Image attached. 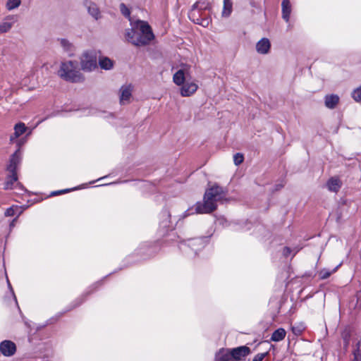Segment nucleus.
<instances>
[{
    "label": "nucleus",
    "instance_id": "30",
    "mask_svg": "<svg viewBox=\"0 0 361 361\" xmlns=\"http://www.w3.org/2000/svg\"><path fill=\"white\" fill-rule=\"evenodd\" d=\"M354 360L360 361L361 360V351L360 349H355L353 350Z\"/></svg>",
    "mask_w": 361,
    "mask_h": 361
},
{
    "label": "nucleus",
    "instance_id": "7",
    "mask_svg": "<svg viewBox=\"0 0 361 361\" xmlns=\"http://www.w3.org/2000/svg\"><path fill=\"white\" fill-rule=\"evenodd\" d=\"M133 87L131 85H123L120 89V103L128 104L132 96Z\"/></svg>",
    "mask_w": 361,
    "mask_h": 361
},
{
    "label": "nucleus",
    "instance_id": "2",
    "mask_svg": "<svg viewBox=\"0 0 361 361\" xmlns=\"http://www.w3.org/2000/svg\"><path fill=\"white\" fill-rule=\"evenodd\" d=\"M190 77V66L189 65H181L173 76V82L180 86V94L182 97H190L198 90V85L195 81L185 82L186 78Z\"/></svg>",
    "mask_w": 361,
    "mask_h": 361
},
{
    "label": "nucleus",
    "instance_id": "5",
    "mask_svg": "<svg viewBox=\"0 0 361 361\" xmlns=\"http://www.w3.org/2000/svg\"><path fill=\"white\" fill-rule=\"evenodd\" d=\"M81 68L85 71H92L97 66V54L94 51H85L80 56Z\"/></svg>",
    "mask_w": 361,
    "mask_h": 361
},
{
    "label": "nucleus",
    "instance_id": "16",
    "mask_svg": "<svg viewBox=\"0 0 361 361\" xmlns=\"http://www.w3.org/2000/svg\"><path fill=\"white\" fill-rule=\"evenodd\" d=\"M282 17L286 21H289L291 13V5L289 0H283L282 4Z\"/></svg>",
    "mask_w": 361,
    "mask_h": 361
},
{
    "label": "nucleus",
    "instance_id": "34",
    "mask_svg": "<svg viewBox=\"0 0 361 361\" xmlns=\"http://www.w3.org/2000/svg\"><path fill=\"white\" fill-rule=\"evenodd\" d=\"M197 24H201L204 27H206L209 24V21L207 20H203L202 22H199L198 20L196 22Z\"/></svg>",
    "mask_w": 361,
    "mask_h": 361
},
{
    "label": "nucleus",
    "instance_id": "15",
    "mask_svg": "<svg viewBox=\"0 0 361 361\" xmlns=\"http://www.w3.org/2000/svg\"><path fill=\"white\" fill-rule=\"evenodd\" d=\"M216 361H232L231 353L229 349H221L215 355Z\"/></svg>",
    "mask_w": 361,
    "mask_h": 361
},
{
    "label": "nucleus",
    "instance_id": "13",
    "mask_svg": "<svg viewBox=\"0 0 361 361\" xmlns=\"http://www.w3.org/2000/svg\"><path fill=\"white\" fill-rule=\"evenodd\" d=\"M342 183L338 177H332L326 183L327 188L329 191L337 192L341 188Z\"/></svg>",
    "mask_w": 361,
    "mask_h": 361
},
{
    "label": "nucleus",
    "instance_id": "28",
    "mask_svg": "<svg viewBox=\"0 0 361 361\" xmlns=\"http://www.w3.org/2000/svg\"><path fill=\"white\" fill-rule=\"evenodd\" d=\"M352 96L355 101H361V87L354 90Z\"/></svg>",
    "mask_w": 361,
    "mask_h": 361
},
{
    "label": "nucleus",
    "instance_id": "20",
    "mask_svg": "<svg viewBox=\"0 0 361 361\" xmlns=\"http://www.w3.org/2000/svg\"><path fill=\"white\" fill-rule=\"evenodd\" d=\"M233 8V3L231 0H224V8L222 11V16L225 17H228L231 12Z\"/></svg>",
    "mask_w": 361,
    "mask_h": 361
},
{
    "label": "nucleus",
    "instance_id": "35",
    "mask_svg": "<svg viewBox=\"0 0 361 361\" xmlns=\"http://www.w3.org/2000/svg\"><path fill=\"white\" fill-rule=\"evenodd\" d=\"M361 345V340H358L355 344V349H360Z\"/></svg>",
    "mask_w": 361,
    "mask_h": 361
},
{
    "label": "nucleus",
    "instance_id": "32",
    "mask_svg": "<svg viewBox=\"0 0 361 361\" xmlns=\"http://www.w3.org/2000/svg\"><path fill=\"white\" fill-rule=\"evenodd\" d=\"M319 275L322 279H324L330 276L331 272L326 270H322L320 271Z\"/></svg>",
    "mask_w": 361,
    "mask_h": 361
},
{
    "label": "nucleus",
    "instance_id": "4",
    "mask_svg": "<svg viewBox=\"0 0 361 361\" xmlns=\"http://www.w3.org/2000/svg\"><path fill=\"white\" fill-rule=\"evenodd\" d=\"M58 75L63 80L72 82L83 80V76L78 70V63L74 61L62 62L58 71Z\"/></svg>",
    "mask_w": 361,
    "mask_h": 361
},
{
    "label": "nucleus",
    "instance_id": "6",
    "mask_svg": "<svg viewBox=\"0 0 361 361\" xmlns=\"http://www.w3.org/2000/svg\"><path fill=\"white\" fill-rule=\"evenodd\" d=\"M232 361H240L250 353V349L245 346H240L231 349Z\"/></svg>",
    "mask_w": 361,
    "mask_h": 361
},
{
    "label": "nucleus",
    "instance_id": "10",
    "mask_svg": "<svg viewBox=\"0 0 361 361\" xmlns=\"http://www.w3.org/2000/svg\"><path fill=\"white\" fill-rule=\"evenodd\" d=\"M84 5L87 10L88 13L95 20L101 18V13L98 6L91 1L86 0Z\"/></svg>",
    "mask_w": 361,
    "mask_h": 361
},
{
    "label": "nucleus",
    "instance_id": "1",
    "mask_svg": "<svg viewBox=\"0 0 361 361\" xmlns=\"http://www.w3.org/2000/svg\"><path fill=\"white\" fill-rule=\"evenodd\" d=\"M126 41L137 47L148 44L154 35L149 25L143 20L131 23V28L126 30Z\"/></svg>",
    "mask_w": 361,
    "mask_h": 361
},
{
    "label": "nucleus",
    "instance_id": "9",
    "mask_svg": "<svg viewBox=\"0 0 361 361\" xmlns=\"http://www.w3.org/2000/svg\"><path fill=\"white\" fill-rule=\"evenodd\" d=\"M16 350V344L11 341H4L0 343V351L5 356L13 355Z\"/></svg>",
    "mask_w": 361,
    "mask_h": 361
},
{
    "label": "nucleus",
    "instance_id": "36",
    "mask_svg": "<svg viewBox=\"0 0 361 361\" xmlns=\"http://www.w3.org/2000/svg\"><path fill=\"white\" fill-rule=\"evenodd\" d=\"M163 216H165L166 218H169L170 214H169V212L167 211H164L163 212Z\"/></svg>",
    "mask_w": 361,
    "mask_h": 361
},
{
    "label": "nucleus",
    "instance_id": "22",
    "mask_svg": "<svg viewBox=\"0 0 361 361\" xmlns=\"http://www.w3.org/2000/svg\"><path fill=\"white\" fill-rule=\"evenodd\" d=\"M61 47L63 49L71 54L73 51V44L66 39H61L59 40Z\"/></svg>",
    "mask_w": 361,
    "mask_h": 361
},
{
    "label": "nucleus",
    "instance_id": "3",
    "mask_svg": "<svg viewBox=\"0 0 361 361\" xmlns=\"http://www.w3.org/2000/svg\"><path fill=\"white\" fill-rule=\"evenodd\" d=\"M225 197L224 192L221 187L213 186L206 190L202 202L196 204V212L200 214H209L216 209V202Z\"/></svg>",
    "mask_w": 361,
    "mask_h": 361
},
{
    "label": "nucleus",
    "instance_id": "21",
    "mask_svg": "<svg viewBox=\"0 0 361 361\" xmlns=\"http://www.w3.org/2000/svg\"><path fill=\"white\" fill-rule=\"evenodd\" d=\"M99 64L101 68L105 70H109L113 67V61L107 57L100 58L99 60Z\"/></svg>",
    "mask_w": 361,
    "mask_h": 361
},
{
    "label": "nucleus",
    "instance_id": "37",
    "mask_svg": "<svg viewBox=\"0 0 361 361\" xmlns=\"http://www.w3.org/2000/svg\"><path fill=\"white\" fill-rule=\"evenodd\" d=\"M64 192H66V190H64V191H57V192H54V195H57V194H61V193H63Z\"/></svg>",
    "mask_w": 361,
    "mask_h": 361
},
{
    "label": "nucleus",
    "instance_id": "18",
    "mask_svg": "<svg viewBox=\"0 0 361 361\" xmlns=\"http://www.w3.org/2000/svg\"><path fill=\"white\" fill-rule=\"evenodd\" d=\"M10 175L8 176L7 180L5 183L4 188L6 190L12 189L14 183L18 184L17 183L18 176L16 172H9Z\"/></svg>",
    "mask_w": 361,
    "mask_h": 361
},
{
    "label": "nucleus",
    "instance_id": "14",
    "mask_svg": "<svg viewBox=\"0 0 361 361\" xmlns=\"http://www.w3.org/2000/svg\"><path fill=\"white\" fill-rule=\"evenodd\" d=\"M339 97L336 94H328L324 97L325 106L328 109H333L338 104Z\"/></svg>",
    "mask_w": 361,
    "mask_h": 361
},
{
    "label": "nucleus",
    "instance_id": "24",
    "mask_svg": "<svg viewBox=\"0 0 361 361\" xmlns=\"http://www.w3.org/2000/svg\"><path fill=\"white\" fill-rule=\"evenodd\" d=\"M21 4V0H7L6 8L8 11H12L17 8Z\"/></svg>",
    "mask_w": 361,
    "mask_h": 361
},
{
    "label": "nucleus",
    "instance_id": "11",
    "mask_svg": "<svg viewBox=\"0 0 361 361\" xmlns=\"http://www.w3.org/2000/svg\"><path fill=\"white\" fill-rule=\"evenodd\" d=\"M271 43L267 38L261 39L256 44V49L259 54H266L269 51Z\"/></svg>",
    "mask_w": 361,
    "mask_h": 361
},
{
    "label": "nucleus",
    "instance_id": "29",
    "mask_svg": "<svg viewBox=\"0 0 361 361\" xmlns=\"http://www.w3.org/2000/svg\"><path fill=\"white\" fill-rule=\"evenodd\" d=\"M195 245H199V248H198L199 250L201 249L202 247H203L202 240V239H195V240H192L190 242L189 246L193 247Z\"/></svg>",
    "mask_w": 361,
    "mask_h": 361
},
{
    "label": "nucleus",
    "instance_id": "25",
    "mask_svg": "<svg viewBox=\"0 0 361 361\" xmlns=\"http://www.w3.org/2000/svg\"><path fill=\"white\" fill-rule=\"evenodd\" d=\"M16 214H20V208L18 206H15V207L13 206L11 207H10V208L7 209L5 212L6 216H12Z\"/></svg>",
    "mask_w": 361,
    "mask_h": 361
},
{
    "label": "nucleus",
    "instance_id": "19",
    "mask_svg": "<svg viewBox=\"0 0 361 361\" xmlns=\"http://www.w3.org/2000/svg\"><path fill=\"white\" fill-rule=\"evenodd\" d=\"M286 332L284 329L279 328L275 330L271 337V340L275 342L282 341L286 336Z\"/></svg>",
    "mask_w": 361,
    "mask_h": 361
},
{
    "label": "nucleus",
    "instance_id": "17",
    "mask_svg": "<svg viewBox=\"0 0 361 361\" xmlns=\"http://www.w3.org/2000/svg\"><path fill=\"white\" fill-rule=\"evenodd\" d=\"M26 129L27 128L23 123H17L14 126V134L13 135L11 136V141L13 142L14 139H16L17 137L23 135L25 132Z\"/></svg>",
    "mask_w": 361,
    "mask_h": 361
},
{
    "label": "nucleus",
    "instance_id": "27",
    "mask_svg": "<svg viewBox=\"0 0 361 361\" xmlns=\"http://www.w3.org/2000/svg\"><path fill=\"white\" fill-rule=\"evenodd\" d=\"M244 160V157L240 153H237L233 156V161L236 166L240 165L243 163Z\"/></svg>",
    "mask_w": 361,
    "mask_h": 361
},
{
    "label": "nucleus",
    "instance_id": "12",
    "mask_svg": "<svg viewBox=\"0 0 361 361\" xmlns=\"http://www.w3.org/2000/svg\"><path fill=\"white\" fill-rule=\"evenodd\" d=\"M13 19V16H8L0 22V35L8 32L12 28L14 23Z\"/></svg>",
    "mask_w": 361,
    "mask_h": 361
},
{
    "label": "nucleus",
    "instance_id": "8",
    "mask_svg": "<svg viewBox=\"0 0 361 361\" xmlns=\"http://www.w3.org/2000/svg\"><path fill=\"white\" fill-rule=\"evenodd\" d=\"M22 160V153L20 149H17L11 157L9 164L7 166L8 172H16L17 166Z\"/></svg>",
    "mask_w": 361,
    "mask_h": 361
},
{
    "label": "nucleus",
    "instance_id": "23",
    "mask_svg": "<svg viewBox=\"0 0 361 361\" xmlns=\"http://www.w3.org/2000/svg\"><path fill=\"white\" fill-rule=\"evenodd\" d=\"M305 329L304 323H296L291 326V331L295 336L300 335Z\"/></svg>",
    "mask_w": 361,
    "mask_h": 361
},
{
    "label": "nucleus",
    "instance_id": "31",
    "mask_svg": "<svg viewBox=\"0 0 361 361\" xmlns=\"http://www.w3.org/2000/svg\"><path fill=\"white\" fill-rule=\"evenodd\" d=\"M267 353H258L257 355H256L254 357L252 361H262L264 359V357L267 356Z\"/></svg>",
    "mask_w": 361,
    "mask_h": 361
},
{
    "label": "nucleus",
    "instance_id": "33",
    "mask_svg": "<svg viewBox=\"0 0 361 361\" xmlns=\"http://www.w3.org/2000/svg\"><path fill=\"white\" fill-rule=\"evenodd\" d=\"M290 253V249L289 247H284L283 249V255L287 257Z\"/></svg>",
    "mask_w": 361,
    "mask_h": 361
},
{
    "label": "nucleus",
    "instance_id": "26",
    "mask_svg": "<svg viewBox=\"0 0 361 361\" xmlns=\"http://www.w3.org/2000/svg\"><path fill=\"white\" fill-rule=\"evenodd\" d=\"M120 11L121 13L127 18H130V9L126 6V5L123 3L120 4Z\"/></svg>",
    "mask_w": 361,
    "mask_h": 361
}]
</instances>
